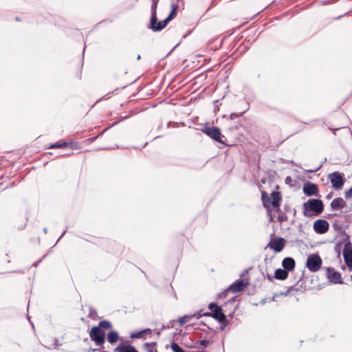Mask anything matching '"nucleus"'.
Listing matches in <instances>:
<instances>
[{
  "label": "nucleus",
  "instance_id": "f257e3e1",
  "mask_svg": "<svg viewBox=\"0 0 352 352\" xmlns=\"http://www.w3.org/2000/svg\"><path fill=\"white\" fill-rule=\"evenodd\" d=\"M302 208L305 217H317L323 212L324 204L320 199H311L303 204Z\"/></svg>",
  "mask_w": 352,
  "mask_h": 352
},
{
  "label": "nucleus",
  "instance_id": "f03ea898",
  "mask_svg": "<svg viewBox=\"0 0 352 352\" xmlns=\"http://www.w3.org/2000/svg\"><path fill=\"white\" fill-rule=\"evenodd\" d=\"M272 200L268 196L265 191L261 192V200L263 206L267 209V212H271L273 209L277 208V211H280L279 206L282 199L280 192L278 191H273L271 193Z\"/></svg>",
  "mask_w": 352,
  "mask_h": 352
},
{
  "label": "nucleus",
  "instance_id": "7ed1b4c3",
  "mask_svg": "<svg viewBox=\"0 0 352 352\" xmlns=\"http://www.w3.org/2000/svg\"><path fill=\"white\" fill-rule=\"evenodd\" d=\"M89 337L97 346H102L105 340V331L100 329V327L95 326L89 331Z\"/></svg>",
  "mask_w": 352,
  "mask_h": 352
},
{
  "label": "nucleus",
  "instance_id": "20e7f679",
  "mask_svg": "<svg viewBox=\"0 0 352 352\" xmlns=\"http://www.w3.org/2000/svg\"><path fill=\"white\" fill-rule=\"evenodd\" d=\"M201 131L214 141L224 144V142L221 140V137H223V135H221L219 128L217 126L210 127L204 126Z\"/></svg>",
  "mask_w": 352,
  "mask_h": 352
},
{
  "label": "nucleus",
  "instance_id": "39448f33",
  "mask_svg": "<svg viewBox=\"0 0 352 352\" xmlns=\"http://www.w3.org/2000/svg\"><path fill=\"white\" fill-rule=\"evenodd\" d=\"M322 265V259L316 254L309 255L307 258L306 266L309 271L318 272Z\"/></svg>",
  "mask_w": 352,
  "mask_h": 352
},
{
  "label": "nucleus",
  "instance_id": "423d86ee",
  "mask_svg": "<svg viewBox=\"0 0 352 352\" xmlns=\"http://www.w3.org/2000/svg\"><path fill=\"white\" fill-rule=\"evenodd\" d=\"M329 178L333 188L340 190L344 185L342 175L339 172H333L329 175Z\"/></svg>",
  "mask_w": 352,
  "mask_h": 352
},
{
  "label": "nucleus",
  "instance_id": "0eeeda50",
  "mask_svg": "<svg viewBox=\"0 0 352 352\" xmlns=\"http://www.w3.org/2000/svg\"><path fill=\"white\" fill-rule=\"evenodd\" d=\"M329 228V223L324 219H318L314 223V230L318 234L326 233Z\"/></svg>",
  "mask_w": 352,
  "mask_h": 352
},
{
  "label": "nucleus",
  "instance_id": "6e6552de",
  "mask_svg": "<svg viewBox=\"0 0 352 352\" xmlns=\"http://www.w3.org/2000/svg\"><path fill=\"white\" fill-rule=\"evenodd\" d=\"M327 277L329 281L334 284H342V280L340 272L336 271L333 268H327Z\"/></svg>",
  "mask_w": 352,
  "mask_h": 352
},
{
  "label": "nucleus",
  "instance_id": "1a4fd4ad",
  "mask_svg": "<svg viewBox=\"0 0 352 352\" xmlns=\"http://www.w3.org/2000/svg\"><path fill=\"white\" fill-rule=\"evenodd\" d=\"M246 285L247 283H245L243 280H237L234 281L232 285H230L228 289L223 292L222 294L225 298L226 296V293L228 291H230L232 293H236L243 290Z\"/></svg>",
  "mask_w": 352,
  "mask_h": 352
},
{
  "label": "nucleus",
  "instance_id": "9d476101",
  "mask_svg": "<svg viewBox=\"0 0 352 352\" xmlns=\"http://www.w3.org/2000/svg\"><path fill=\"white\" fill-rule=\"evenodd\" d=\"M170 21L166 18L164 21L157 22V18L155 16V21L150 19V25L148 28L153 32H159L163 30Z\"/></svg>",
  "mask_w": 352,
  "mask_h": 352
},
{
  "label": "nucleus",
  "instance_id": "9b49d317",
  "mask_svg": "<svg viewBox=\"0 0 352 352\" xmlns=\"http://www.w3.org/2000/svg\"><path fill=\"white\" fill-rule=\"evenodd\" d=\"M303 192L307 196H318V186L314 183H311L309 182L305 183L303 186L302 188Z\"/></svg>",
  "mask_w": 352,
  "mask_h": 352
},
{
  "label": "nucleus",
  "instance_id": "f8f14e48",
  "mask_svg": "<svg viewBox=\"0 0 352 352\" xmlns=\"http://www.w3.org/2000/svg\"><path fill=\"white\" fill-rule=\"evenodd\" d=\"M285 241L283 238H276L273 241L268 243L267 246L274 250L276 252H280L285 246Z\"/></svg>",
  "mask_w": 352,
  "mask_h": 352
},
{
  "label": "nucleus",
  "instance_id": "ddd939ff",
  "mask_svg": "<svg viewBox=\"0 0 352 352\" xmlns=\"http://www.w3.org/2000/svg\"><path fill=\"white\" fill-rule=\"evenodd\" d=\"M331 208L333 210H338L346 206V201L342 197L334 199L330 204Z\"/></svg>",
  "mask_w": 352,
  "mask_h": 352
},
{
  "label": "nucleus",
  "instance_id": "4468645a",
  "mask_svg": "<svg viewBox=\"0 0 352 352\" xmlns=\"http://www.w3.org/2000/svg\"><path fill=\"white\" fill-rule=\"evenodd\" d=\"M295 261L292 257H286L282 261L283 268L288 271H292L295 267Z\"/></svg>",
  "mask_w": 352,
  "mask_h": 352
},
{
  "label": "nucleus",
  "instance_id": "2eb2a0df",
  "mask_svg": "<svg viewBox=\"0 0 352 352\" xmlns=\"http://www.w3.org/2000/svg\"><path fill=\"white\" fill-rule=\"evenodd\" d=\"M114 352H138V351L131 344H119L113 350Z\"/></svg>",
  "mask_w": 352,
  "mask_h": 352
},
{
  "label": "nucleus",
  "instance_id": "dca6fc26",
  "mask_svg": "<svg viewBox=\"0 0 352 352\" xmlns=\"http://www.w3.org/2000/svg\"><path fill=\"white\" fill-rule=\"evenodd\" d=\"M114 352H138V351L131 344H119L113 350Z\"/></svg>",
  "mask_w": 352,
  "mask_h": 352
},
{
  "label": "nucleus",
  "instance_id": "f3484780",
  "mask_svg": "<svg viewBox=\"0 0 352 352\" xmlns=\"http://www.w3.org/2000/svg\"><path fill=\"white\" fill-rule=\"evenodd\" d=\"M212 317L220 323L226 322V316L222 311L221 307L219 308V311H214L212 314Z\"/></svg>",
  "mask_w": 352,
  "mask_h": 352
},
{
  "label": "nucleus",
  "instance_id": "a211bd4d",
  "mask_svg": "<svg viewBox=\"0 0 352 352\" xmlns=\"http://www.w3.org/2000/svg\"><path fill=\"white\" fill-rule=\"evenodd\" d=\"M288 276V272L285 269H277L274 272V278L277 280H285Z\"/></svg>",
  "mask_w": 352,
  "mask_h": 352
},
{
  "label": "nucleus",
  "instance_id": "6ab92c4d",
  "mask_svg": "<svg viewBox=\"0 0 352 352\" xmlns=\"http://www.w3.org/2000/svg\"><path fill=\"white\" fill-rule=\"evenodd\" d=\"M343 256L345 263L352 267V250L344 249L343 251Z\"/></svg>",
  "mask_w": 352,
  "mask_h": 352
},
{
  "label": "nucleus",
  "instance_id": "aec40b11",
  "mask_svg": "<svg viewBox=\"0 0 352 352\" xmlns=\"http://www.w3.org/2000/svg\"><path fill=\"white\" fill-rule=\"evenodd\" d=\"M119 339L118 333L116 331H111L107 334V341L110 344L116 343Z\"/></svg>",
  "mask_w": 352,
  "mask_h": 352
},
{
  "label": "nucleus",
  "instance_id": "412c9836",
  "mask_svg": "<svg viewBox=\"0 0 352 352\" xmlns=\"http://www.w3.org/2000/svg\"><path fill=\"white\" fill-rule=\"evenodd\" d=\"M170 8H171V10L168 14V16L166 17V19L170 21L177 14V6L173 3L170 6Z\"/></svg>",
  "mask_w": 352,
  "mask_h": 352
},
{
  "label": "nucleus",
  "instance_id": "4be33fe9",
  "mask_svg": "<svg viewBox=\"0 0 352 352\" xmlns=\"http://www.w3.org/2000/svg\"><path fill=\"white\" fill-rule=\"evenodd\" d=\"M157 343L155 342H146L144 344V348L147 352H157L155 349Z\"/></svg>",
  "mask_w": 352,
  "mask_h": 352
},
{
  "label": "nucleus",
  "instance_id": "5701e85b",
  "mask_svg": "<svg viewBox=\"0 0 352 352\" xmlns=\"http://www.w3.org/2000/svg\"><path fill=\"white\" fill-rule=\"evenodd\" d=\"M69 145V142L60 141L58 142H56L55 144H53L49 146V148H63L65 146H67Z\"/></svg>",
  "mask_w": 352,
  "mask_h": 352
},
{
  "label": "nucleus",
  "instance_id": "b1692460",
  "mask_svg": "<svg viewBox=\"0 0 352 352\" xmlns=\"http://www.w3.org/2000/svg\"><path fill=\"white\" fill-rule=\"evenodd\" d=\"M100 327V329H111L112 325L111 322L108 320H102L99 322L98 326Z\"/></svg>",
  "mask_w": 352,
  "mask_h": 352
},
{
  "label": "nucleus",
  "instance_id": "393cba45",
  "mask_svg": "<svg viewBox=\"0 0 352 352\" xmlns=\"http://www.w3.org/2000/svg\"><path fill=\"white\" fill-rule=\"evenodd\" d=\"M193 316H196V314H194ZM192 316L186 315L184 316L179 317L178 318V322L180 325H183L187 322H188L189 319L192 318Z\"/></svg>",
  "mask_w": 352,
  "mask_h": 352
},
{
  "label": "nucleus",
  "instance_id": "a878e982",
  "mask_svg": "<svg viewBox=\"0 0 352 352\" xmlns=\"http://www.w3.org/2000/svg\"><path fill=\"white\" fill-rule=\"evenodd\" d=\"M157 4L152 3L151 5V18H152V21L154 22L155 19V16H157Z\"/></svg>",
  "mask_w": 352,
  "mask_h": 352
},
{
  "label": "nucleus",
  "instance_id": "bb28decb",
  "mask_svg": "<svg viewBox=\"0 0 352 352\" xmlns=\"http://www.w3.org/2000/svg\"><path fill=\"white\" fill-rule=\"evenodd\" d=\"M144 330H142L140 331H136V332H133V333H131L130 336L131 338H142L144 337Z\"/></svg>",
  "mask_w": 352,
  "mask_h": 352
},
{
  "label": "nucleus",
  "instance_id": "cd10ccee",
  "mask_svg": "<svg viewBox=\"0 0 352 352\" xmlns=\"http://www.w3.org/2000/svg\"><path fill=\"white\" fill-rule=\"evenodd\" d=\"M278 221L280 223L285 222L288 220L287 216L285 212H280L278 217Z\"/></svg>",
  "mask_w": 352,
  "mask_h": 352
},
{
  "label": "nucleus",
  "instance_id": "c85d7f7f",
  "mask_svg": "<svg viewBox=\"0 0 352 352\" xmlns=\"http://www.w3.org/2000/svg\"><path fill=\"white\" fill-rule=\"evenodd\" d=\"M89 316L93 320L96 319L98 318L97 311L93 307H89Z\"/></svg>",
  "mask_w": 352,
  "mask_h": 352
},
{
  "label": "nucleus",
  "instance_id": "c756f323",
  "mask_svg": "<svg viewBox=\"0 0 352 352\" xmlns=\"http://www.w3.org/2000/svg\"><path fill=\"white\" fill-rule=\"evenodd\" d=\"M171 349L173 352H185L184 349L175 342L171 344Z\"/></svg>",
  "mask_w": 352,
  "mask_h": 352
},
{
  "label": "nucleus",
  "instance_id": "7c9ffc66",
  "mask_svg": "<svg viewBox=\"0 0 352 352\" xmlns=\"http://www.w3.org/2000/svg\"><path fill=\"white\" fill-rule=\"evenodd\" d=\"M221 307L218 306L216 303L214 302H210L209 305H208V308L211 310V313H213L214 311H219V308Z\"/></svg>",
  "mask_w": 352,
  "mask_h": 352
},
{
  "label": "nucleus",
  "instance_id": "2f4dec72",
  "mask_svg": "<svg viewBox=\"0 0 352 352\" xmlns=\"http://www.w3.org/2000/svg\"><path fill=\"white\" fill-rule=\"evenodd\" d=\"M212 313H211V312H206V313L201 314V311H199V312H198L196 314V316H197V318H200L202 316H210V317H212Z\"/></svg>",
  "mask_w": 352,
  "mask_h": 352
},
{
  "label": "nucleus",
  "instance_id": "473e14b6",
  "mask_svg": "<svg viewBox=\"0 0 352 352\" xmlns=\"http://www.w3.org/2000/svg\"><path fill=\"white\" fill-rule=\"evenodd\" d=\"M67 146H69L72 149H78L80 148L79 144L78 142H69V145Z\"/></svg>",
  "mask_w": 352,
  "mask_h": 352
},
{
  "label": "nucleus",
  "instance_id": "72a5a7b5",
  "mask_svg": "<svg viewBox=\"0 0 352 352\" xmlns=\"http://www.w3.org/2000/svg\"><path fill=\"white\" fill-rule=\"evenodd\" d=\"M344 197L346 199H350L352 197V188L344 192Z\"/></svg>",
  "mask_w": 352,
  "mask_h": 352
},
{
  "label": "nucleus",
  "instance_id": "f704fd0d",
  "mask_svg": "<svg viewBox=\"0 0 352 352\" xmlns=\"http://www.w3.org/2000/svg\"><path fill=\"white\" fill-rule=\"evenodd\" d=\"M209 343H210V342L208 340H199V341L197 342V344H200L201 346H203L204 347L208 346Z\"/></svg>",
  "mask_w": 352,
  "mask_h": 352
},
{
  "label": "nucleus",
  "instance_id": "c9c22d12",
  "mask_svg": "<svg viewBox=\"0 0 352 352\" xmlns=\"http://www.w3.org/2000/svg\"><path fill=\"white\" fill-rule=\"evenodd\" d=\"M102 134V133H100L99 135H96V136H94V137H92V138H89L88 139H87V142H89V143H92L94 142L95 140H96V139L100 136Z\"/></svg>",
  "mask_w": 352,
  "mask_h": 352
},
{
  "label": "nucleus",
  "instance_id": "e433bc0d",
  "mask_svg": "<svg viewBox=\"0 0 352 352\" xmlns=\"http://www.w3.org/2000/svg\"><path fill=\"white\" fill-rule=\"evenodd\" d=\"M240 115L237 114V113H232L230 115V120H234L238 117H239Z\"/></svg>",
  "mask_w": 352,
  "mask_h": 352
},
{
  "label": "nucleus",
  "instance_id": "4c0bfd02",
  "mask_svg": "<svg viewBox=\"0 0 352 352\" xmlns=\"http://www.w3.org/2000/svg\"><path fill=\"white\" fill-rule=\"evenodd\" d=\"M227 323H228V322H227V321H226V322H223V323H221L222 324H221V327H220V329H221V330H224L225 327H226V325H227Z\"/></svg>",
  "mask_w": 352,
  "mask_h": 352
},
{
  "label": "nucleus",
  "instance_id": "58836bf2",
  "mask_svg": "<svg viewBox=\"0 0 352 352\" xmlns=\"http://www.w3.org/2000/svg\"><path fill=\"white\" fill-rule=\"evenodd\" d=\"M143 330H144V333L151 334V333H152V331L151 329H145Z\"/></svg>",
  "mask_w": 352,
  "mask_h": 352
},
{
  "label": "nucleus",
  "instance_id": "ea45409f",
  "mask_svg": "<svg viewBox=\"0 0 352 352\" xmlns=\"http://www.w3.org/2000/svg\"><path fill=\"white\" fill-rule=\"evenodd\" d=\"M54 346L55 347H58L59 346L58 342L56 339L54 340Z\"/></svg>",
  "mask_w": 352,
  "mask_h": 352
},
{
  "label": "nucleus",
  "instance_id": "a19ab883",
  "mask_svg": "<svg viewBox=\"0 0 352 352\" xmlns=\"http://www.w3.org/2000/svg\"><path fill=\"white\" fill-rule=\"evenodd\" d=\"M267 278H268V280H273V277H272V276H271L270 275H267Z\"/></svg>",
  "mask_w": 352,
  "mask_h": 352
},
{
  "label": "nucleus",
  "instance_id": "79ce46f5",
  "mask_svg": "<svg viewBox=\"0 0 352 352\" xmlns=\"http://www.w3.org/2000/svg\"><path fill=\"white\" fill-rule=\"evenodd\" d=\"M159 0H152V3L158 4Z\"/></svg>",
  "mask_w": 352,
  "mask_h": 352
},
{
  "label": "nucleus",
  "instance_id": "37998d69",
  "mask_svg": "<svg viewBox=\"0 0 352 352\" xmlns=\"http://www.w3.org/2000/svg\"><path fill=\"white\" fill-rule=\"evenodd\" d=\"M65 232H66V230H64V231L63 232V233H62V234H61L60 237H62V236L65 234Z\"/></svg>",
  "mask_w": 352,
  "mask_h": 352
},
{
  "label": "nucleus",
  "instance_id": "c03bdc74",
  "mask_svg": "<svg viewBox=\"0 0 352 352\" xmlns=\"http://www.w3.org/2000/svg\"><path fill=\"white\" fill-rule=\"evenodd\" d=\"M43 231H44V232L46 234V233L47 232V228H44Z\"/></svg>",
  "mask_w": 352,
  "mask_h": 352
},
{
  "label": "nucleus",
  "instance_id": "a18cd8bd",
  "mask_svg": "<svg viewBox=\"0 0 352 352\" xmlns=\"http://www.w3.org/2000/svg\"><path fill=\"white\" fill-rule=\"evenodd\" d=\"M290 290H292V289H287V292H286L285 295H286L287 293H289V292H290Z\"/></svg>",
  "mask_w": 352,
  "mask_h": 352
},
{
  "label": "nucleus",
  "instance_id": "49530a36",
  "mask_svg": "<svg viewBox=\"0 0 352 352\" xmlns=\"http://www.w3.org/2000/svg\"><path fill=\"white\" fill-rule=\"evenodd\" d=\"M140 58H141L140 55H138V57H137V59H138V60H140Z\"/></svg>",
  "mask_w": 352,
  "mask_h": 352
},
{
  "label": "nucleus",
  "instance_id": "de8ad7c7",
  "mask_svg": "<svg viewBox=\"0 0 352 352\" xmlns=\"http://www.w3.org/2000/svg\"><path fill=\"white\" fill-rule=\"evenodd\" d=\"M331 197V194L327 195V198H330Z\"/></svg>",
  "mask_w": 352,
  "mask_h": 352
},
{
  "label": "nucleus",
  "instance_id": "09e8293b",
  "mask_svg": "<svg viewBox=\"0 0 352 352\" xmlns=\"http://www.w3.org/2000/svg\"><path fill=\"white\" fill-rule=\"evenodd\" d=\"M173 322H174V320H172V322L170 323L173 324ZM171 327H173V324H171Z\"/></svg>",
  "mask_w": 352,
  "mask_h": 352
},
{
  "label": "nucleus",
  "instance_id": "8fccbe9b",
  "mask_svg": "<svg viewBox=\"0 0 352 352\" xmlns=\"http://www.w3.org/2000/svg\"><path fill=\"white\" fill-rule=\"evenodd\" d=\"M165 329V327H164V326H163V327H162V329L163 330V329Z\"/></svg>",
  "mask_w": 352,
  "mask_h": 352
},
{
  "label": "nucleus",
  "instance_id": "3c124183",
  "mask_svg": "<svg viewBox=\"0 0 352 352\" xmlns=\"http://www.w3.org/2000/svg\"><path fill=\"white\" fill-rule=\"evenodd\" d=\"M351 280H352V275L351 276Z\"/></svg>",
  "mask_w": 352,
  "mask_h": 352
}]
</instances>
